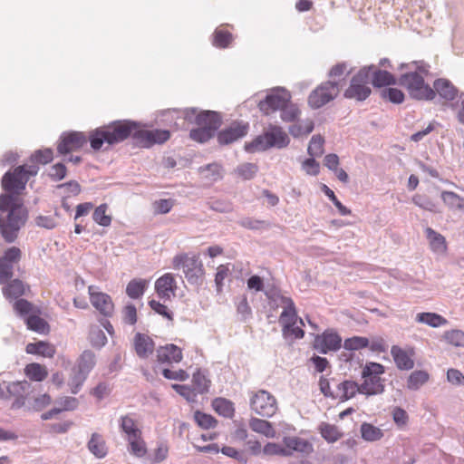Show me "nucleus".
<instances>
[{
    "instance_id": "f257e3e1",
    "label": "nucleus",
    "mask_w": 464,
    "mask_h": 464,
    "mask_svg": "<svg viewBox=\"0 0 464 464\" xmlns=\"http://www.w3.org/2000/svg\"><path fill=\"white\" fill-rule=\"evenodd\" d=\"M1 183L6 193L0 196V234L5 242L13 243L28 218V211L18 198L27 183L24 165L5 172Z\"/></svg>"
},
{
    "instance_id": "f03ea898",
    "label": "nucleus",
    "mask_w": 464,
    "mask_h": 464,
    "mask_svg": "<svg viewBox=\"0 0 464 464\" xmlns=\"http://www.w3.org/2000/svg\"><path fill=\"white\" fill-rule=\"evenodd\" d=\"M139 124L129 120L114 121L99 127L89 134V141L93 150H99L103 144L107 147L122 142L138 130Z\"/></svg>"
},
{
    "instance_id": "7ed1b4c3",
    "label": "nucleus",
    "mask_w": 464,
    "mask_h": 464,
    "mask_svg": "<svg viewBox=\"0 0 464 464\" xmlns=\"http://www.w3.org/2000/svg\"><path fill=\"white\" fill-rule=\"evenodd\" d=\"M184 119L198 127L189 132L191 140L205 143L214 137L221 125L220 115L214 111H198L197 108H188L182 111Z\"/></svg>"
},
{
    "instance_id": "20e7f679",
    "label": "nucleus",
    "mask_w": 464,
    "mask_h": 464,
    "mask_svg": "<svg viewBox=\"0 0 464 464\" xmlns=\"http://www.w3.org/2000/svg\"><path fill=\"white\" fill-rule=\"evenodd\" d=\"M406 67L414 69V72H409L402 74L399 79V83L405 87L410 95L417 100H432L435 97V92L424 82V79L417 71L421 73H428L429 65L423 62H412L407 64H401V68Z\"/></svg>"
},
{
    "instance_id": "39448f33",
    "label": "nucleus",
    "mask_w": 464,
    "mask_h": 464,
    "mask_svg": "<svg viewBox=\"0 0 464 464\" xmlns=\"http://www.w3.org/2000/svg\"><path fill=\"white\" fill-rule=\"evenodd\" d=\"M290 139L279 126L269 125L263 134L245 144L247 152L265 151L270 148L283 149L288 146Z\"/></svg>"
},
{
    "instance_id": "423d86ee",
    "label": "nucleus",
    "mask_w": 464,
    "mask_h": 464,
    "mask_svg": "<svg viewBox=\"0 0 464 464\" xmlns=\"http://www.w3.org/2000/svg\"><path fill=\"white\" fill-rule=\"evenodd\" d=\"M174 269H182L190 285H200L205 274L203 264L197 255H177L172 260Z\"/></svg>"
},
{
    "instance_id": "0eeeda50",
    "label": "nucleus",
    "mask_w": 464,
    "mask_h": 464,
    "mask_svg": "<svg viewBox=\"0 0 464 464\" xmlns=\"http://www.w3.org/2000/svg\"><path fill=\"white\" fill-rule=\"evenodd\" d=\"M373 68V65L363 67L353 76L349 87L344 92L345 98L362 102L370 96L372 90L368 83Z\"/></svg>"
},
{
    "instance_id": "6e6552de",
    "label": "nucleus",
    "mask_w": 464,
    "mask_h": 464,
    "mask_svg": "<svg viewBox=\"0 0 464 464\" xmlns=\"http://www.w3.org/2000/svg\"><path fill=\"white\" fill-rule=\"evenodd\" d=\"M250 409L264 418L274 416L278 409L275 396L266 390H258L250 393Z\"/></svg>"
},
{
    "instance_id": "1a4fd4ad",
    "label": "nucleus",
    "mask_w": 464,
    "mask_h": 464,
    "mask_svg": "<svg viewBox=\"0 0 464 464\" xmlns=\"http://www.w3.org/2000/svg\"><path fill=\"white\" fill-rule=\"evenodd\" d=\"M339 92V82H324L310 93L308 104L313 109H319L333 101L338 95Z\"/></svg>"
},
{
    "instance_id": "9d476101",
    "label": "nucleus",
    "mask_w": 464,
    "mask_h": 464,
    "mask_svg": "<svg viewBox=\"0 0 464 464\" xmlns=\"http://www.w3.org/2000/svg\"><path fill=\"white\" fill-rule=\"evenodd\" d=\"M290 93L283 88L273 89L265 98L258 103L259 110L268 115L277 110H281L286 103L290 102Z\"/></svg>"
},
{
    "instance_id": "9b49d317",
    "label": "nucleus",
    "mask_w": 464,
    "mask_h": 464,
    "mask_svg": "<svg viewBox=\"0 0 464 464\" xmlns=\"http://www.w3.org/2000/svg\"><path fill=\"white\" fill-rule=\"evenodd\" d=\"M89 137L81 131H68L62 133L58 145L57 151L61 155L68 154L72 151L79 150L86 144Z\"/></svg>"
},
{
    "instance_id": "f8f14e48",
    "label": "nucleus",
    "mask_w": 464,
    "mask_h": 464,
    "mask_svg": "<svg viewBox=\"0 0 464 464\" xmlns=\"http://www.w3.org/2000/svg\"><path fill=\"white\" fill-rule=\"evenodd\" d=\"M170 137V133L166 130H140L133 133V139L136 145L141 148H150L154 144L166 142Z\"/></svg>"
},
{
    "instance_id": "ddd939ff",
    "label": "nucleus",
    "mask_w": 464,
    "mask_h": 464,
    "mask_svg": "<svg viewBox=\"0 0 464 464\" xmlns=\"http://www.w3.org/2000/svg\"><path fill=\"white\" fill-rule=\"evenodd\" d=\"M248 130V122L234 121L218 133V141L220 145L231 144L244 138L247 134Z\"/></svg>"
},
{
    "instance_id": "4468645a",
    "label": "nucleus",
    "mask_w": 464,
    "mask_h": 464,
    "mask_svg": "<svg viewBox=\"0 0 464 464\" xmlns=\"http://www.w3.org/2000/svg\"><path fill=\"white\" fill-rule=\"evenodd\" d=\"M98 287L90 285L88 288L91 304L105 317H111L114 312V304L111 297L102 292L97 291Z\"/></svg>"
},
{
    "instance_id": "2eb2a0df",
    "label": "nucleus",
    "mask_w": 464,
    "mask_h": 464,
    "mask_svg": "<svg viewBox=\"0 0 464 464\" xmlns=\"http://www.w3.org/2000/svg\"><path fill=\"white\" fill-rule=\"evenodd\" d=\"M341 345L342 338L338 334L331 331H325L321 335H317L314 342V349L322 354L337 351Z\"/></svg>"
},
{
    "instance_id": "dca6fc26",
    "label": "nucleus",
    "mask_w": 464,
    "mask_h": 464,
    "mask_svg": "<svg viewBox=\"0 0 464 464\" xmlns=\"http://www.w3.org/2000/svg\"><path fill=\"white\" fill-rule=\"evenodd\" d=\"M30 387L31 384L26 381L11 382L7 385L6 390L9 395L15 397L11 406L13 410H17L24 406L25 398L29 393Z\"/></svg>"
},
{
    "instance_id": "f3484780",
    "label": "nucleus",
    "mask_w": 464,
    "mask_h": 464,
    "mask_svg": "<svg viewBox=\"0 0 464 464\" xmlns=\"http://www.w3.org/2000/svg\"><path fill=\"white\" fill-rule=\"evenodd\" d=\"M134 350L137 356L140 359H147L151 355L155 349L153 340L147 334L137 333L133 340Z\"/></svg>"
},
{
    "instance_id": "a211bd4d",
    "label": "nucleus",
    "mask_w": 464,
    "mask_h": 464,
    "mask_svg": "<svg viewBox=\"0 0 464 464\" xmlns=\"http://www.w3.org/2000/svg\"><path fill=\"white\" fill-rule=\"evenodd\" d=\"M176 288V281L171 274H165L155 283V290L161 299H170L171 295H175Z\"/></svg>"
},
{
    "instance_id": "6ab92c4d",
    "label": "nucleus",
    "mask_w": 464,
    "mask_h": 464,
    "mask_svg": "<svg viewBox=\"0 0 464 464\" xmlns=\"http://www.w3.org/2000/svg\"><path fill=\"white\" fill-rule=\"evenodd\" d=\"M157 358L161 363L179 362L182 360V352L177 345L169 343L157 349Z\"/></svg>"
},
{
    "instance_id": "aec40b11",
    "label": "nucleus",
    "mask_w": 464,
    "mask_h": 464,
    "mask_svg": "<svg viewBox=\"0 0 464 464\" xmlns=\"http://www.w3.org/2000/svg\"><path fill=\"white\" fill-rule=\"evenodd\" d=\"M364 379L361 386V394L367 396L381 394L384 392V385L380 376L362 377Z\"/></svg>"
},
{
    "instance_id": "412c9836",
    "label": "nucleus",
    "mask_w": 464,
    "mask_h": 464,
    "mask_svg": "<svg viewBox=\"0 0 464 464\" xmlns=\"http://www.w3.org/2000/svg\"><path fill=\"white\" fill-rule=\"evenodd\" d=\"M249 428L256 433L264 435L266 438H275L276 431L272 423L256 417H251L248 421Z\"/></svg>"
},
{
    "instance_id": "4be33fe9",
    "label": "nucleus",
    "mask_w": 464,
    "mask_h": 464,
    "mask_svg": "<svg viewBox=\"0 0 464 464\" xmlns=\"http://www.w3.org/2000/svg\"><path fill=\"white\" fill-rule=\"evenodd\" d=\"M391 354L394 360L396 366L400 370H411L414 366L413 360L409 356L406 351L397 345H393L391 349Z\"/></svg>"
},
{
    "instance_id": "5701e85b",
    "label": "nucleus",
    "mask_w": 464,
    "mask_h": 464,
    "mask_svg": "<svg viewBox=\"0 0 464 464\" xmlns=\"http://www.w3.org/2000/svg\"><path fill=\"white\" fill-rule=\"evenodd\" d=\"M434 89L435 93L438 92L441 98L447 101L454 100L458 93V90L446 79L436 80L434 82Z\"/></svg>"
},
{
    "instance_id": "b1692460",
    "label": "nucleus",
    "mask_w": 464,
    "mask_h": 464,
    "mask_svg": "<svg viewBox=\"0 0 464 464\" xmlns=\"http://www.w3.org/2000/svg\"><path fill=\"white\" fill-rule=\"evenodd\" d=\"M285 449L291 453L298 451L302 453H309L313 450V446L307 440L297 437H285L284 439Z\"/></svg>"
},
{
    "instance_id": "393cba45",
    "label": "nucleus",
    "mask_w": 464,
    "mask_h": 464,
    "mask_svg": "<svg viewBox=\"0 0 464 464\" xmlns=\"http://www.w3.org/2000/svg\"><path fill=\"white\" fill-rule=\"evenodd\" d=\"M339 397L342 401H347L355 396L357 392L361 393V386L353 381H344L337 386Z\"/></svg>"
},
{
    "instance_id": "a878e982",
    "label": "nucleus",
    "mask_w": 464,
    "mask_h": 464,
    "mask_svg": "<svg viewBox=\"0 0 464 464\" xmlns=\"http://www.w3.org/2000/svg\"><path fill=\"white\" fill-rule=\"evenodd\" d=\"M88 450L98 459H102L107 455V448L102 436L93 433L88 441Z\"/></svg>"
},
{
    "instance_id": "bb28decb",
    "label": "nucleus",
    "mask_w": 464,
    "mask_h": 464,
    "mask_svg": "<svg viewBox=\"0 0 464 464\" xmlns=\"http://www.w3.org/2000/svg\"><path fill=\"white\" fill-rule=\"evenodd\" d=\"M416 321L433 328L445 325L448 323L446 318L435 313H420L416 315Z\"/></svg>"
},
{
    "instance_id": "cd10ccee",
    "label": "nucleus",
    "mask_w": 464,
    "mask_h": 464,
    "mask_svg": "<svg viewBox=\"0 0 464 464\" xmlns=\"http://www.w3.org/2000/svg\"><path fill=\"white\" fill-rule=\"evenodd\" d=\"M147 285L148 282L145 279H132L126 286V294L131 299H138L143 295Z\"/></svg>"
},
{
    "instance_id": "c85d7f7f",
    "label": "nucleus",
    "mask_w": 464,
    "mask_h": 464,
    "mask_svg": "<svg viewBox=\"0 0 464 464\" xmlns=\"http://www.w3.org/2000/svg\"><path fill=\"white\" fill-rule=\"evenodd\" d=\"M120 428L126 434V440L136 436L139 437L140 434H142L141 430L137 427L135 420L129 415L120 418Z\"/></svg>"
},
{
    "instance_id": "c756f323",
    "label": "nucleus",
    "mask_w": 464,
    "mask_h": 464,
    "mask_svg": "<svg viewBox=\"0 0 464 464\" xmlns=\"http://www.w3.org/2000/svg\"><path fill=\"white\" fill-rule=\"evenodd\" d=\"M264 294L267 299L269 307L273 310H276L280 305L285 304L286 300H292L290 297L282 295L280 290L275 287L266 289Z\"/></svg>"
},
{
    "instance_id": "7c9ffc66",
    "label": "nucleus",
    "mask_w": 464,
    "mask_h": 464,
    "mask_svg": "<svg viewBox=\"0 0 464 464\" xmlns=\"http://www.w3.org/2000/svg\"><path fill=\"white\" fill-rule=\"evenodd\" d=\"M426 235L430 240V247L433 251L438 253H443L446 251V240L441 234L436 232L430 227H428L426 229Z\"/></svg>"
},
{
    "instance_id": "2f4dec72",
    "label": "nucleus",
    "mask_w": 464,
    "mask_h": 464,
    "mask_svg": "<svg viewBox=\"0 0 464 464\" xmlns=\"http://www.w3.org/2000/svg\"><path fill=\"white\" fill-rule=\"evenodd\" d=\"M212 406L216 412L225 418H231L234 415L235 408L233 402L225 398H216L212 402Z\"/></svg>"
},
{
    "instance_id": "473e14b6",
    "label": "nucleus",
    "mask_w": 464,
    "mask_h": 464,
    "mask_svg": "<svg viewBox=\"0 0 464 464\" xmlns=\"http://www.w3.org/2000/svg\"><path fill=\"white\" fill-rule=\"evenodd\" d=\"M26 353L40 354L44 357L52 358L55 353V350L53 345H50L47 343L38 342L35 343H28L26 345Z\"/></svg>"
},
{
    "instance_id": "72a5a7b5",
    "label": "nucleus",
    "mask_w": 464,
    "mask_h": 464,
    "mask_svg": "<svg viewBox=\"0 0 464 464\" xmlns=\"http://www.w3.org/2000/svg\"><path fill=\"white\" fill-rule=\"evenodd\" d=\"M360 431L362 438L366 441H376L383 436V432L380 428L367 422H363L361 425Z\"/></svg>"
},
{
    "instance_id": "f704fd0d",
    "label": "nucleus",
    "mask_w": 464,
    "mask_h": 464,
    "mask_svg": "<svg viewBox=\"0 0 464 464\" xmlns=\"http://www.w3.org/2000/svg\"><path fill=\"white\" fill-rule=\"evenodd\" d=\"M3 294L7 299H19L24 294V286L21 280L14 279L3 288Z\"/></svg>"
},
{
    "instance_id": "c9c22d12",
    "label": "nucleus",
    "mask_w": 464,
    "mask_h": 464,
    "mask_svg": "<svg viewBox=\"0 0 464 464\" xmlns=\"http://www.w3.org/2000/svg\"><path fill=\"white\" fill-rule=\"evenodd\" d=\"M314 121L311 120H306L291 125L288 130L294 138H299L301 136L308 135L311 133L314 130Z\"/></svg>"
},
{
    "instance_id": "e433bc0d",
    "label": "nucleus",
    "mask_w": 464,
    "mask_h": 464,
    "mask_svg": "<svg viewBox=\"0 0 464 464\" xmlns=\"http://www.w3.org/2000/svg\"><path fill=\"white\" fill-rule=\"evenodd\" d=\"M127 440L130 445L129 451L130 454L137 458H142L147 454V447L142 439V434H140L139 437L130 438Z\"/></svg>"
},
{
    "instance_id": "4c0bfd02",
    "label": "nucleus",
    "mask_w": 464,
    "mask_h": 464,
    "mask_svg": "<svg viewBox=\"0 0 464 464\" xmlns=\"http://www.w3.org/2000/svg\"><path fill=\"white\" fill-rule=\"evenodd\" d=\"M233 40V35L227 30L217 28L213 33L212 44L218 48H227Z\"/></svg>"
},
{
    "instance_id": "58836bf2",
    "label": "nucleus",
    "mask_w": 464,
    "mask_h": 464,
    "mask_svg": "<svg viewBox=\"0 0 464 464\" xmlns=\"http://www.w3.org/2000/svg\"><path fill=\"white\" fill-rule=\"evenodd\" d=\"M372 82L375 87L392 85L396 82L394 76L387 71L376 70L372 72Z\"/></svg>"
},
{
    "instance_id": "ea45409f",
    "label": "nucleus",
    "mask_w": 464,
    "mask_h": 464,
    "mask_svg": "<svg viewBox=\"0 0 464 464\" xmlns=\"http://www.w3.org/2000/svg\"><path fill=\"white\" fill-rule=\"evenodd\" d=\"M25 323L28 329L39 334H44L49 330V324L47 322L38 315H28L25 319Z\"/></svg>"
},
{
    "instance_id": "a19ab883",
    "label": "nucleus",
    "mask_w": 464,
    "mask_h": 464,
    "mask_svg": "<svg viewBox=\"0 0 464 464\" xmlns=\"http://www.w3.org/2000/svg\"><path fill=\"white\" fill-rule=\"evenodd\" d=\"M285 305V306L279 317L280 324L282 325H285V323L296 324L297 313L294 301L286 300V304Z\"/></svg>"
},
{
    "instance_id": "79ce46f5",
    "label": "nucleus",
    "mask_w": 464,
    "mask_h": 464,
    "mask_svg": "<svg viewBox=\"0 0 464 464\" xmlns=\"http://www.w3.org/2000/svg\"><path fill=\"white\" fill-rule=\"evenodd\" d=\"M94 365L95 354L90 350L84 351L79 359L77 369L89 374Z\"/></svg>"
},
{
    "instance_id": "37998d69",
    "label": "nucleus",
    "mask_w": 464,
    "mask_h": 464,
    "mask_svg": "<svg viewBox=\"0 0 464 464\" xmlns=\"http://www.w3.org/2000/svg\"><path fill=\"white\" fill-rule=\"evenodd\" d=\"M429 380V374L424 371H414L408 378L407 387L410 390H418Z\"/></svg>"
},
{
    "instance_id": "c03bdc74",
    "label": "nucleus",
    "mask_w": 464,
    "mask_h": 464,
    "mask_svg": "<svg viewBox=\"0 0 464 464\" xmlns=\"http://www.w3.org/2000/svg\"><path fill=\"white\" fill-rule=\"evenodd\" d=\"M207 206L213 211L219 213H230L234 210L231 201L222 198H214L207 202Z\"/></svg>"
},
{
    "instance_id": "a18cd8bd",
    "label": "nucleus",
    "mask_w": 464,
    "mask_h": 464,
    "mask_svg": "<svg viewBox=\"0 0 464 464\" xmlns=\"http://www.w3.org/2000/svg\"><path fill=\"white\" fill-rule=\"evenodd\" d=\"M27 377L35 382H42L47 376V372L44 367L39 363H30L25 368Z\"/></svg>"
},
{
    "instance_id": "49530a36",
    "label": "nucleus",
    "mask_w": 464,
    "mask_h": 464,
    "mask_svg": "<svg viewBox=\"0 0 464 464\" xmlns=\"http://www.w3.org/2000/svg\"><path fill=\"white\" fill-rule=\"evenodd\" d=\"M258 171V167L255 163H243L237 167L235 172L245 180L254 179Z\"/></svg>"
},
{
    "instance_id": "de8ad7c7",
    "label": "nucleus",
    "mask_w": 464,
    "mask_h": 464,
    "mask_svg": "<svg viewBox=\"0 0 464 464\" xmlns=\"http://www.w3.org/2000/svg\"><path fill=\"white\" fill-rule=\"evenodd\" d=\"M324 139L323 136L317 134L311 138L307 148V153L310 157H320L324 153Z\"/></svg>"
},
{
    "instance_id": "09e8293b",
    "label": "nucleus",
    "mask_w": 464,
    "mask_h": 464,
    "mask_svg": "<svg viewBox=\"0 0 464 464\" xmlns=\"http://www.w3.org/2000/svg\"><path fill=\"white\" fill-rule=\"evenodd\" d=\"M320 432L322 437L328 442H335L342 437L338 428L328 423H323L320 426Z\"/></svg>"
},
{
    "instance_id": "8fccbe9b",
    "label": "nucleus",
    "mask_w": 464,
    "mask_h": 464,
    "mask_svg": "<svg viewBox=\"0 0 464 464\" xmlns=\"http://www.w3.org/2000/svg\"><path fill=\"white\" fill-rule=\"evenodd\" d=\"M441 198L450 208H464V198L452 191H443L441 193Z\"/></svg>"
},
{
    "instance_id": "3c124183",
    "label": "nucleus",
    "mask_w": 464,
    "mask_h": 464,
    "mask_svg": "<svg viewBox=\"0 0 464 464\" xmlns=\"http://www.w3.org/2000/svg\"><path fill=\"white\" fill-rule=\"evenodd\" d=\"M107 209V204H102L94 209L92 218L100 226L109 227L111 223V216L106 214Z\"/></svg>"
},
{
    "instance_id": "603ef678",
    "label": "nucleus",
    "mask_w": 464,
    "mask_h": 464,
    "mask_svg": "<svg viewBox=\"0 0 464 464\" xmlns=\"http://www.w3.org/2000/svg\"><path fill=\"white\" fill-rule=\"evenodd\" d=\"M88 374L78 370L74 369L73 374L71 376L69 380V386L71 388V392L73 394H76L79 392L80 389L82 388V384L84 383L85 380L87 379Z\"/></svg>"
},
{
    "instance_id": "864d4df0",
    "label": "nucleus",
    "mask_w": 464,
    "mask_h": 464,
    "mask_svg": "<svg viewBox=\"0 0 464 464\" xmlns=\"http://www.w3.org/2000/svg\"><path fill=\"white\" fill-rule=\"evenodd\" d=\"M199 172L204 175L206 179L216 181L222 178L221 167L217 163H210L199 168Z\"/></svg>"
},
{
    "instance_id": "5fc2aeb1",
    "label": "nucleus",
    "mask_w": 464,
    "mask_h": 464,
    "mask_svg": "<svg viewBox=\"0 0 464 464\" xmlns=\"http://www.w3.org/2000/svg\"><path fill=\"white\" fill-rule=\"evenodd\" d=\"M194 420L202 429L214 428L218 423L217 420L213 416L201 412L199 411H197L194 413Z\"/></svg>"
},
{
    "instance_id": "6e6d98bb",
    "label": "nucleus",
    "mask_w": 464,
    "mask_h": 464,
    "mask_svg": "<svg viewBox=\"0 0 464 464\" xmlns=\"http://www.w3.org/2000/svg\"><path fill=\"white\" fill-rule=\"evenodd\" d=\"M381 97L390 101L392 103L400 104L404 100L403 92L397 88H384L381 91Z\"/></svg>"
},
{
    "instance_id": "4d7b16f0",
    "label": "nucleus",
    "mask_w": 464,
    "mask_h": 464,
    "mask_svg": "<svg viewBox=\"0 0 464 464\" xmlns=\"http://www.w3.org/2000/svg\"><path fill=\"white\" fill-rule=\"evenodd\" d=\"M444 339L453 346L464 347V332L461 330L455 329L445 332Z\"/></svg>"
},
{
    "instance_id": "13d9d810",
    "label": "nucleus",
    "mask_w": 464,
    "mask_h": 464,
    "mask_svg": "<svg viewBox=\"0 0 464 464\" xmlns=\"http://www.w3.org/2000/svg\"><path fill=\"white\" fill-rule=\"evenodd\" d=\"M369 345V339L362 336H353L344 341L343 346L346 350L355 351L366 348Z\"/></svg>"
},
{
    "instance_id": "bf43d9fd",
    "label": "nucleus",
    "mask_w": 464,
    "mask_h": 464,
    "mask_svg": "<svg viewBox=\"0 0 464 464\" xmlns=\"http://www.w3.org/2000/svg\"><path fill=\"white\" fill-rule=\"evenodd\" d=\"M322 191L325 194V196L329 198L333 204L337 208L339 213L342 216H348L351 214V210L341 203V201L336 198L334 192L325 184L322 186Z\"/></svg>"
},
{
    "instance_id": "052dcab7",
    "label": "nucleus",
    "mask_w": 464,
    "mask_h": 464,
    "mask_svg": "<svg viewBox=\"0 0 464 464\" xmlns=\"http://www.w3.org/2000/svg\"><path fill=\"white\" fill-rule=\"evenodd\" d=\"M238 224L242 227L250 230H260L269 227V223L266 220H259L252 218H244L238 221Z\"/></svg>"
},
{
    "instance_id": "680f3d73",
    "label": "nucleus",
    "mask_w": 464,
    "mask_h": 464,
    "mask_svg": "<svg viewBox=\"0 0 464 464\" xmlns=\"http://www.w3.org/2000/svg\"><path fill=\"white\" fill-rule=\"evenodd\" d=\"M220 451L224 455L237 460L239 463L246 464L248 461V457L244 451L237 450V449H235L233 447L224 446L220 450Z\"/></svg>"
},
{
    "instance_id": "e2e57ef3",
    "label": "nucleus",
    "mask_w": 464,
    "mask_h": 464,
    "mask_svg": "<svg viewBox=\"0 0 464 464\" xmlns=\"http://www.w3.org/2000/svg\"><path fill=\"white\" fill-rule=\"evenodd\" d=\"M299 114L300 111L297 106L289 102L281 109V119L285 122L295 121Z\"/></svg>"
},
{
    "instance_id": "0e129e2a",
    "label": "nucleus",
    "mask_w": 464,
    "mask_h": 464,
    "mask_svg": "<svg viewBox=\"0 0 464 464\" xmlns=\"http://www.w3.org/2000/svg\"><path fill=\"white\" fill-rule=\"evenodd\" d=\"M89 338L93 347L101 348L107 343V337L105 334L98 327L92 328L91 330Z\"/></svg>"
},
{
    "instance_id": "69168bd1",
    "label": "nucleus",
    "mask_w": 464,
    "mask_h": 464,
    "mask_svg": "<svg viewBox=\"0 0 464 464\" xmlns=\"http://www.w3.org/2000/svg\"><path fill=\"white\" fill-rule=\"evenodd\" d=\"M53 159L52 149L38 150L31 156V160L40 164H47Z\"/></svg>"
},
{
    "instance_id": "338daca9",
    "label": "nucleus",
    "mask_w": 464,
    "mask_h": 464,
    "mask_svg": "<svg viewBox=\"0 0 464 464\" xmlns=\"http://www.w3.org/2000/svg\"><path fill=\"white\" fill-rule=\"evenodd\" d=\"M263 452L266 455H280V456H290L291 452L280 444L268 442L265 445Z\"/></svg>"
},
{
    "instance_id": "774afa93",
    "label": "nucleus",
    "mask_w": 464,
    "mask_h": 464,
    "mask_svg": "<svg viewBox=\"0 0 464 464\" xmlns=\"http://www.w3.org/2000/svg\"><path fill=\"white\" fill-rule=\"evenodd\" d=\"M384 373V366L378 362H368L362 368V377L380 376Z\"/></svg>"
}]
</instances>
